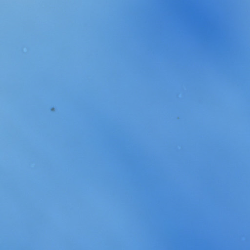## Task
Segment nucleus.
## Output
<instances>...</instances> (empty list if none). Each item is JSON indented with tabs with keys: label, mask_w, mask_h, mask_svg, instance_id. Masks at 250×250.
Here are the masks:
<instances>
[{
	"label": "nucleus",
	"mask_w": 250,
	"mask_h": 250,
	"mask_svg": "<svg viewBox=\"0 0 250 250\" xmlns=\"http://www.w3.org/2000/svg\"><path fill=\"white\" fill-rule=\"evenodd\" d=\"M143 203H182L181 202H144Z\"/></svg>",
	"instance_id": "nucleus-1"
},
{
	"label": "nucleus",
	"mask_w": 250,
	"mask_h": 250,
	"mask_svg": "<svg viewBox=\"0 0 250 250\" xmlns=\"http://www.w3.org/2000/svg\"><path fill=\"white\" fill-rule=\"evenodd\" d=\"M150 205H188V204H149Z\"/></svg>",
	"instance_id": "nucleus-2"
},
{
	"label": "nucleus",
	"mask_w": 250,
	"mask_h": 250,
	"mask_svg": "<svg viewBox=\"0 0 250 250\" xmlns=\"http://www.w3.org/2000/svg\"><path fill=\"white\" fill-rule=\"evenodd\" d=\"M189 203H193L192 202H190L189 200H188V204H189ZM202 203H204V202H203ZM210 203H216L215 202H211Z\"/></svg>",
	"instance_id": "nucleus-3"
},
{
	"label": "nucleus",
	"mask_w": 250,
	"mask_h": 250,
	"mask_svg": "<svg viewBox=\"0 0 250 250\" xmlns=\"http://www.w3.org/2000/svg\"><path fill=\"white\" fill-rule=\"evenodd\" d=\"M194 204H188V208L190 207V205H193ZM197 205H198V204H196Z\"/></svg>",
	"instance_id": "nucleus-4"
},
{
	"label": "nucleus",
	"mask_w": 250,
	"mask_h": 250,
	"mask_svg": "<svg viewBox=\"0 0 250 250\" xmlns=\"http://www.w3.org/2000/svg\"><path fill=\"white\" fill-rule=\"evenodd\" d=\"M188 25H189V20H188Z\"/></svg>",
	"instance_id": "nucleus-5"
},
{
	"label": "nucleus",
	"mask_w": 250,
	"mask_h": 250,
	"mask_svg": "<svg viewBox=\"0 0 250 250\" xmlns=\"http://www.w3.org/2000/svg\"><path fill=\"white\" fill-rule=\"evenodd\" d=\"M188 25H189V20H188Z\"/></svg>",
	"instance_id": "nucleus-6"
},
{
	"label": "nucleus",
	"mask_w": 250,
	"mask_h": 250,
	"mask_svg": "<svg viewBox=\"0 0 250 250\" xmlns=\"http://www.w3.org/2000/svg\"><path fill=\"white\" fill-rule=\"evenodd\" d=\"M188 25H189V20H188Z\"/></svg>",
	"instance_id": "nucleus-7"
},
{
	"label": "nucleus",
	"mask_w": 250,
	"mask_h": 250,
	"mask_svg": "<svg viewBox=\"0 0 250 250\" xmlns=\"http://www.w3.org/2000/svg\"><path fill=\"white\" fill-rule=\"evenodd\" d=\"M188 25H189V20H188Z\"/></svg>",
	"instance_id": "nucleus-8"
},
{
	"label": "nucleus",
	"mask_w": 250,
	"mask_h": 250,
	"mask_svg": "<svg viewBox=\"0 0 250 250\" xmlns=\"http://www.w3.org/2000/svg\"><path fill=\"white\" fill-rule=\"evenodd\" d=\"M188 25H189V20H188Z\"/></svg>",
	"instance_id": "nucleus-9"
},
{
	"label": "nucleus",
	"mask_w": 250,
	"mask_h": 250,
	"mask_svg": "<svg viewBox=\"0 0 250 250\" xmlns=\"http://www.w3.org/2000/svg\"><path fill=\"white\" fill-rule=\"evenodd\" d=\"M188 30H189V25H188Z\"/></svg>",
	"instance_id": "nucleus-10"
},
{
	"label": "nucleus",
	"mask_w": 250,
	"mask_h": 250,
	"mask_svg": "<svg viewBox=\"0 0 250 250\" xmlns=\"http://www.w3.org/2000/svg\"><path fill=\"white\" fill-rule=\"evenodd\" d=\"M188 30H189V25H188Z\"/></svg>",
	"instance_id": "nucleus-11"
},
{
	"label": "nucleus",
	"mask_w": 250,
	"mask_h": 250,
	"mask_svg": "<svg viewBox=\"0 0 250 250\" xmlns=\"http://www.w3.org/2000/svg\"><path fill=\"white\" fill-rule=\"evenodd\" d=\"M188 30H189V25H188Z\"/></svg>",
	"instance_id": "nucleus-12"
},
{
	"label": "nucleus",
	"mask_w": 250,
	"mask_h": 250,
	"mask_svg": "<svg viewBox=\"0 0 250 250\" xmlns=\"http://www.w3.org/2000/svg\"><path fill=\"white\" fill-rule=\"evenodd\" d=\"M188 30H189V25H188Z\"/></svg>",
	"instance_id": "nucleus-13"
},
{
	"label": "nucleus",
	"mask_w": 250,
	"mask_h": 250,
	"mask_svg": "<svg viewBox=\"0 0 250 250\" xmlns=\"http://www.w3.org/2000/svg\"><path fill=\"white\" fill-rule=\"evenodd\" d=\"M188 246H189V242H188Z\"/></svg>",
	"instance_id": "nucleus-14"
},
{
	"label": "nucleus",
	"mask_w": 250,
	"mask_h": 250,
	"mask_svg": "<svg viewBox=\"0 0 250 250\" xmlns=\"http://www.w3.org/2000/svg\"><path fill=\"white\" fill-rule=\"evenodd\" d=\"M188 246H189V242H188Z\"/></svg>",
	"instance_id": "nucleus-15"
},
{
	"label": "nucleus",
	"mask_w": 250,
	"mask_h": 250,
	"mask_svg": "<svg viewBox=\"0 0 250 250\" xmlns=\"http://www.w3.org/2000/svg\"><path fill=\"white\" fill-rule=\"evenodd\" d=\"M188 246H189V242H188Z\"/></svg>",
	"instance_id": "nucleus-16"
},
{
	"label": "nucleus",
	"mask_w": 250,
	"mask_h": 250,
	"mask_svg": "<svg viewBox=\"0 0 250 250\" xmlns=\"http://www.w3.org/2000/svg\"><path fill=\"white\" fill-rule=\"evenodd\" d=\"M188 250H189V247H188Z\"/></svg>",
	"instance_id": "nucleus-17"
},
{
	"label": "nucleus",
	"mask_w": 250,
	"mask_h": 250,
	"mask_svg": "<svg viewBox=\"0 0 250 250\" xmlns=\"http://www.w3.org/2000/svg\"><path fill=\"white\" fill-rule=\"evenodd\" d=\"M188 250H189V247H188Z\"/></svg>",
	"instance_id": "nucleus-18"
},
{
	"label": "nucleus",
	"mask_w": 250,
	"mask_h": 250,
	"mask_svg": "<svg viewBox=\"0 0 250 250\" xmlns=\"http://www.w3.org/2000/svg\"><path fill=\"white\" fill-rule=\"evenodd\" d=\"M188 250H189V247H188Z\"/></svg>",
	"instance_id": "nucleus-19"
},
{
	"label": "nucleus",
	"mask_w": 250,
	"mask_h": 250,
	"mask_svg": "<svg viewBox=\"0 0 250 250\" xmlns=\"http://www.w3.org/2000/svg\"><path fill=\"white\" fill-rule=\"evenodd\" d=\"M188 9L189 8V6L188 7Z\"/></svg>",
	"instance_id": "nucleus-20"
}]
</instances>
